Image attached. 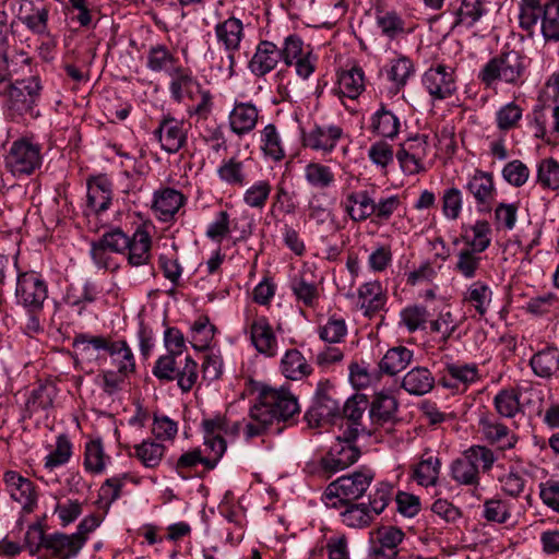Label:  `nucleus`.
I'll use <instances>...</instances> for the list:
<instances>
[{
  "instance_id": "1",
  "label": "nucleus",
  "mask_w": 559,
  "mask_h": 559,
  "mask_svg": "<svg viewBox=\"0 0 559 559\" xmlns=\"http://www.w3.org/2000/svg\"><path fill=\"white\" fill-rule=\"evenodd\" d=\"M300 411L297 397L285 389H264L250 407L245 437L250 440L266 433L274 423L287 421Z\"/></svg>"
},
{
  "instance_id": "2",
  "label": "nucleus",
  "mask_w": 559,
  "mask_h": 559,
  "mask_svg": "<svg viewBox=\"0 0 559 559\" xmlns=\"http://www.w3.org/2000/svg\"><path fill=\"white\" fill-rule=\"evenodd\" d=\"M43 85L38 75L10 82L2 94L5 115L13 121L25 117L36 118Z\"/></svg>"
},
{
  "instance_id": "3",
  "label": "nucleus",
  "mask_w": 559,
  "mask_h": 559,
  "mask_svg": "<svg viewBox=\"0 0 559 559\" xmlns=\"http://www.w3.org/2000/svg\"><path fill=\"white\" fill-rule=\"evenodd\" d=\"M528 61L519 50L503 51L491 58L479 71L478 79L487 87L498 81L511 85H521L525 80Z\"/></svg>"
},
{
  "instance_id": "4",
  "label": "nucleus",
  "mask_w": 559,
  "mask_h": 559,
  "mask_svg": "<svg viewBox=\"0 0 559 559\" xmlns=\"http://www.w3.org/2000/svg\"><path fill=\"white\" fill-rule=\"evenodd\" d=\"M374 472L362 468L332 481L325 489L322 500L328 508H340L361 498L370 487Z\"/></svg>"
},
{
  "instance_id": "5",
  "label": "nucleus",
  "mask_w": 559,
  "mask_h": 559,
  "mask_svg": "<svg viewBox=\"0 0 559 559\" xmlns=\"http://www.w3.org/2000/svg\"><path fill=\"white\" fill-rule=\"evenodd\" d=\"M342 417L341 400L333 384L329 381L318 383L312 405L305 414V419L311 428L331 424Z\"/></svg>"
},
{
  "instance_id": "6",
  "label": "nucleus",
  "mask_w": 559,
  "mask_h": 559,
  "mask_svg": "<svg viewBox=\"0 0 559 559\" xmlns=\"http://www.w3.org/2000/svg\"><path fill=\"white\" fill-rule=\"evenodd\" d=\"M73 347L82 355H87L93 348L95 350L107 352L112 360L123 358L126 362L119 366L121 373H130L134 371L135 364L132 350L124 341L111 342L104 336H91L84 333L75 335L73 338Z\"/></svg>"
},
{
  "instance_id": "7",
  "label": "nucleus",
  "mask_w": 559,
  "mask_h": 559,
  "mask_svg": "<svg viewBox=\"0 0 559 559\" xmlns=\"http://www.w3.org/2000/svg\"><path fill=\"white\" fill-rule=\"evenodd\" d=\"M40 165V146L26 139L14 141L5 156V167L15 177L32 175Z\"/></svg>"
},
{
  "instance_id": "8",
  "label": "nucleus",
  "mask_w": 559,
  "mask_h": 559,
  "mask_svg": "<svg viewBox=\"0 0 559 559\" xmlns=\"http://www.w3.org/2000/svg\"><path fill=\"white\" fill-rule=\"evenodd\" d=\"M15 298L26 311L41 312L48 298L47 284L35 272L21 273L16 278Z\"/></svg>"
},
{
  "instance_id": "9",
  "label": "nucleus",
  "mask_w": 559,
  "mask_h": 559,
  "mask_svg": "<svg viewBox=\"0 0 559 559\" xmlns=\"http://www.w3.org/2000/svg\"><path fill=\"white\" fill-rule=\"evenodd\" d=\"M357 438H349L347 432L336 438L325 456L320 461L321 468L334 474L354 464L360 456V450L354 444Z\"/></svg>"
},
{
  "instance_id": "10",
  "label": "nucleus",
  "mask_w": 559,
  "mask_h": 559,
  "mask_svg": "<svg viewBox=\"0 0 559 559\" xmlns=\"http://www.w3.org/2000/svg\"><path fill=\"white\" fill-rule=\"evenodd\" d=\"M215 35L217 41L227 51V68L229 76H233L235 75L236 66L235 52L239 49L240 43L245 35L243 24L239 19L230 16L227 20L216 24Z\"/></svg>"
},
{
  "instance_id": "11",
  "label": "nucleus",
  "mask_w": 559,
  "mask_h": 559,
  "mask_svg": "<svg viewBox=\"0 0 559 559\" xmlns=\"http://www.w3.org/2000/svg\"><path fill=\"white\" fill-rule=\"evenodd\" d=\"M3 483L10 497L22 506L24 513H32L37 507V491L34 483L15 471L3 474Z\"/></svg>"
},
{
  "instance_id": "12",
  "label": "nucleus",
  "mask_w": 559,
  "mask_h": 559,
  "mask_svg": "<svg viewBox=\"0 0 559 559\" xmlns=\"http://www.w3.org/2000/svg\"><path fill=\"white\" fill-rule=\"evenodd\" d=\"M369 408V401L364 394H355L342 406V417L347 420V432L349 438H357L360 433L370 436L373 432L371 423L364 420L365 412Z\"/></svg>"
},
{
  "instance_id": "13",
  "label": "nucleus",
  "mask_w": 559,
  "mask_h": 559,
  "mask_svg": "<svg viewBox=\"0 0 559 559\" xmlns=\"http://www.w3.org/2000/svg\"><path fill=\"white\" fill-rule=\"evenodd\" d=\"M423 85L433 99L451 97L456 91L453 68L438 64L428 69L423 75Z\"/></svg>"
},
{
  "instance_id": "14",
  "label": "nucleus",
  "mask_w": 559,
  "mask_h": 559,
  "mask_svg": "<svg viewBox=\"0 0 559 559\" xmlns=\"http://www.w3.org/2000/svg\"><path fill=\"white\" fill-rule=\"evenodd\" d=\"M404 536L403 531L395 526L379 528L371 537L370 557L372 559H395Z\"/></svg>"
},
{
  "instance_id": "15",
  "label": "nucleus",
  "mask_w": 559,
  "mask_h": 559,
  "mask_svg": "<svg viewBox=\"0 0 559 559\" xmlns=\"http://www.w3.org/2000/svg\"><path fill=\"white\" fill-rule=\"evenodd\" d=\"M183 126V121H179L170 116L164 117L159 121L154 135L160 143L162 150L168 154H175L187 144V131Z\"/></svg>"
},
{
  "instance_id": "16",
  "label": "nucleus",
  "mask_w": 559,
  "mask_h": 559,
  "mask_svg": "<svg viewBox=\"0 0 559 559\" xmlns=\"http://www.w3.org/2000/svg\"><path fill=\"white\" fill-rule=\"evenodd\" d=\"M479 379V370L476 364L454 362L445 365L440 378V384L457 391L462 388L465 391L468 385Z\"/></svg>"
},
{
  "instance_id": "17",
  "label": "nucleus",
  "mask_w": 559,
  "mask_h": 559,
  "mask_svg": "<svg viewBox=\"0 0 559 559\" xmlns=\"http://www.w3.org/2000/svg\"><path fill=\"white\" fill-rule=\"evenodd\" d=\"M281 59L280 48L272 41L262 40L249 60L248 68L252 74L261 78L273 71Z\"/></svg>"
},
{
  "instance_id": "18",
  "label": "nucleus",
  "mask_w": 559,
  "mask_h": 559,
  "mask_svg": "<svg viewBox=\"0 0 559 559\" xmlns=\"http://www.w3.org/2000/svg\"><path fill=\"white\" fill-rule=\"evenodd\" d=\"M466 190L474 197L479 211H489L495 200L496 188L490 173L476 170L466 185Z\"/></svg>"
},
{
  "instance_id": "19",
  "label": "nucleus",
  "mask_w": 559,
  "mask_h": 559,
  "mask_svg": "<svg viewBox=\"0 0 559 559\" xmlns=\"http://www.w3.org/2000/svg\"><path fill=\"white\" fill-rule=\"evenodd\" d=\"M250 337L255 349L269 357L276 355L277 340L265 317L255 318L250 325Z\"/></svg>"
},
{
  "instance_id": "20",
  "label": "nucleus",
  "mask_w": 559,
  "mask_h": 559,
  "mask_svg": "<svg viewBox=\"0 0 559 559\" xmlns=\"http://www.w3.org/2000/svg\"><path fill=\"white\" fill-rule=\"evenodd\" d=\"M397 406L399 403L392 394L378 392L373 395L372 402L369 403L368 417V421L371 423L373 431L377 427L393 420Z\"/></svg>"
},
{
  "instance_id": "21",
  "label": "nucleus",
  "mask_w": 559,
  "mask_h": 559,
  "mask_svg": "<svg viewBox=\"0 0 559 559\" xmlns=\"http://www.w3.org/2000/svg\"><path fill=\"white\" fill-rule=\"evenodd\" d=\"M259 120V110L251 103H236L229 114L230 130L238 136L250 133Z\"/></svg>"
},
{
  "instance_id": "22",
  "label": "nucleus",
  "mask_w": 559,
  "mask_h": 559,
  "mask_svg": "<svg viewBox=\"0 0 559 559\" xmlns=\"http://www.w3.org/2000/svg\"><path fill=\"white\" fill-rule=\"evenodd\" d=\"M83 547V538L76 537L73 534L68 535L64 533L48 534L46 540V550L51 557L58 559H71L75 557Z\"/></svg>"
},
{
  "instance_id": "23",
  "label": "nucleus",
  "mask_w": 559,
  "mask_h": 559,
  "mask_svg": "<svg viewBox=\"0 0 559 559\" xmlns=\"http://www.w3.org/2000/svg\"><path fill=\"white\" fill-rule=\"evenodd\" d=\"M169 92L171 98L177 103H181L186 97L193 98L194 90L200 91V84L192 75L191 70L180 66L176 70H171Z\"/></svg>"
},
{
  "instance_id": "24",
  "label": "nucleus",
  "mask_w": 559,
  "mask_h": 559,
  "mask_svg": "<svg viewBox=\"0 0 559 559\" xmlns=\"http://www.w3.org/2000/svg\"><path fill=\"white\" fill-rule=\"evenodd\" d=\"M435 377L427 367H414L407 371L401 382V388L408 394L421 396L435 388Z\"/></svg>"
},
{
  "instance_id": "25",
  "label": "nucleus",
  "mask_w": 559,
  "mask_h": 559,
  "mask_svg": "<svg viewBox=\"0 0 559 559\" xmlns=\"http://www.w3.org/2000/svg\"><path fill=\"white\" fill-rule=\"evenodd\" d=\"M128 263L131 266L148 265L151 261L152 239L150 234L138 228L129 240Z\"/></svg>"
},
{
  "instance_id": "26",
  "label": "nucleus",
  "mask_w": 559,
  "mask_h": 559,
  "mask_svg": "<svg viewBox=\"0 0 559 559\" xmlns=\"http://www.w3.org/2000/svg\"><path fill=\"white\" fill-rule=\"evenodd\" d=\"M342 134V129L336 126L316 127L305 135L304 142L312 150L331 152Z\"/></svg>"
},
{
  "instance_id": "27",
  "label": "nucleus",
  "mask_w": 559,
  "mask_h": 559,
  "mask_svg": "<svg viewBox=\"0 0 559 559\" xmlns=\"http://www.w3.org/2000/svg\"><path fill=\"white\" fill-rule=\"evenodd\" d=\"M185 195L175 189H164L155 194L153 210L158 218L168 222L185 204Z\"/></svg>"
},
{
  "instance_id": "28",
  "label": "nucleus",
  "mask_w": 559,
  "mask_h": 559,
  "mask_svg": "<svg viewBox=\"0 0 559 559\" xmlns=\"http://www.w3.org/2000/svg\"><path fill=\"white\" fill-rule=\"evenodd\" d=\"M374 200L369 191L352 192L346 197L345 211L354 222H365L374 213Z\"/></svg>"
},
{
  "instance_id": "29",
  "label": "nucleus",
  "mask_w": 559,
  "mask_h": 559,
  "mask_svg": "<svg viewBox=\"0 0 559 559\" xmlns=\"http://www.w3.org/2000/svg\"><path fill=\"white\" fill-rule=\"evenodd\" d=\"M358 299L360 309L367 317L374 316L380 311L386 301V297L382 290V286L378 281L364 284L358 290Z\"/></svg>"
},
{
  "instance_id": "30",
  "label": "nucleus",
  "mask_w": 559,
  "mask_h": 559,
  "mask_svg": "<svg viewBox=\"0 0 559 559\" xmlns=\"http://www.w3.org/2000/svg\"><path fill=\"white\" fill-rule=\"evenodd\" d=\"M57 395V388L50 382L40 383L33 389L25 403V412L28 417L52 407Z\"/></svg>"
},
{
  "instance_id": "31",
  "label": "nucleus",
  "mask_w": 559,
  "mask_h": 559,
  "mask_svg": "<svg viewBox=\"0 0 559 559\" xmlns=\"http://www.w3.org/2000/svg\"><path fill=\"white\" fill-rule=\"evenodd\" d=\"M479 425L485 438L489 442L498 444L500 449H511L515 445L516 436L503 424L484 417L479 420Z\"/></svg>"
},
{
  "instance_id": "32",
  "label": "nucleus",
  "mask_w": 559,
  "mask_h": 559,
  "mask_svg": "<svg viewBox=\"0 0 559 559\" xmlns=\"http://www.w3.org/2000/svg\"><path fill=\"white\" fill-rule=\"evenodd\" d=\"M413 357V350L405 346H395L386 350L379 362V368L388 376H395L407 368Z\"/></svg>"
},
{
  "instance_id": "33",
  "label": "nucleus",
  "mask_w": 559,
  "mask_h": 559,
  "mask_svg": "<svg viewBox=\"0 0 559 559\" xmlns=\"http://www.w3.org/2000/svg\"><path fill=\"white\" fill-rule=\"evenodd\" d=\"M530 365L537 377L550 378L559 371V352L555 346H547L533 355Z\"/></svg>"
},
{
  "instance_id": "34",
  "label": "nucleus",
  "mask_w": 559,
  "mask_h": 559,
  "mask_svg": "<svg viewBox=\"0 0 559 559\" xmlns=\"http://www.w3.org/2000/svg\"><path fill=\"white\" fill-rule=\"evenodd\" d=\"M376 23L382 36L390 40L397 38L405 32V20L395 10L377 9Z\"/></svg>"
},
{
  "instance_id": "35",
  "label": "nucleus",
  "mask_w": 559,
  "mask_h": 559,
  "mask_svg": "<svg viewBox=\"0 0 559 559\" xmlns=\"http://www.w3.org/2000/svg\"><path fill=\"white\" fill-rule=\"evenodd\" d=\"M134 452L131 454L136 457L146 468H156L165 454V445L151 439L143 440L133 447Z\"/></svg>"
},
{
  "instance_id": "36",
  "label": "nucleus",
  "mask_w": 559,
  "mask_h": 559,
  "mask_svg": "<svg viewBox=\"0 0 559 559\" xmlns=\"http://www.w3.org/2000/svg\"><path fill=\"white\" fill-rule=\"evenodd\" d=\"M311 367L297 349H289L282 359V372L289 380H301L311 373Z\"/></svg>"
},
{
  "instance_id": "37",
  "label": "nucleus",
  "mask_w": 559,
  "mask_h": 559,
  "mask_svg": "<svg viewBox=\"0 0 559 559\" xmlns=\"http://www.w3.org/2000/svg\"><path fill=\"white\" fill-rule=\"evenodd\" d=\"M400 126V119L384 105H381L371 117L372 131L384 138H395L399 134Z\"/></svg>"
},
{
  "instance_id": "38",
  "label": "nucleus",
  "mask_w": 559,
  "mask_h": 559,
  "mask_svg": "<svg viewBox=\"0 0 559 559\" xmlns=\"http://www.w3.org/2000/svg\"><path fill=\"white\" fill-rule=\"evenodd\" d=\"M540 32L545 41L559 40V0H547L544 3Z\"/></svg>"
},
{
  "instance_id": "39",
  "label": "nucleus",
  "mask_w": 559,
  "mask_h": 559,
  "mask_svg": "<svg viewBox=\"0 0 559 559\" xmlns=\"http://www.w3.org/2000/svg\"><path fill=\"white\" fill-rule=\"evenodd\" d=\"M365 90V75L359 67H353L338 76V94L348 98H357Z\"/></svg>"
},
{
  "instance_id": "40",
  "label": "nucleus",
  "mask_w": 559,
  "mask_h": 559,
  "mask_svg": "<svg viewBox=\"0 0 559 559\" xmlns=\"http://www.w3.org/2000/svg\"><path fill=\"white\" fill-rule=\"evenodd\" d=\"M147 68L155 72L165 71L168 75L180 64L175 56L164 45H156L150 48L147 53Z\"/></svg>"
},
{
  "instance_id": "41",
  "label": "nucleus",
  "mask_w": 559,
  "mask_h": 559,
  "mask_svg": "<svg viewBox=\"0 0 559 559\" xmlns=\"http://www.w3.org/2000/svg\"><path fill=\"white\" fill-rule=\"evenodd\" d=\"M346 509L341 513L343 523L353 528H362L373 521L374 514L366 503L347 502Z\"/></svg>"
},
{
  "instance_id": "42",
  "label": "nucleus",
  "mask_w": 559,
  "mask_h": 559,
  "mask_svg": "<svg viewBox=\"0 0 559 559\" xmlns=\"http://www.w3.org/2000/svg\"><path fill=\"white\" fill-rule=\"evenodd\" d=\"M414 72V64L406 57L392 60L385 69L386 78L393 84L395 92H399L407 84L408 79Z\"/></svg>"
},
{
  "instance_id": "43",
  "label": "nucleus",
  "mask_w": 559,
  "mask_h": 559,
  "mask_svg": "<svg viewBox=\"0 0 559 559\" xmlns=\"http://www.w3.org/2000/svg\"><path fill=\"white\" fill-rule=\"evenodd\" d=\"M305 179L314 189L325 190L335 182V176L332 169L320 163H309L305 167Z\"/></svg>"
},
{
  "instance_id": "44",
  "label": "nucleus",
  "mask_w": 559,
  "mask_h": 559,
  "mask_svg": "<svg viewBox=\"0 0 559 559\" xmlns=\"http://www.w3.org/2000/svg\"><path fill=\"white\" fill-rule=\"evenodd\" d=\"M9 24L5 11H0V83L10 81L13 74L9 59Z\"/></svg>"
},
{
  "instance_id": "45",
  "label": "nucleus",
  "mask_w": 559,
  "mask_h": 559,
  "mask_svg": "<svg viewBox=\"0 0 559 559\" xmlns=\"http://www.w3.org/2000/svg\"><path fill=\"white\" fill-rule=\"evenodd\" d=\"M520 27L527 33L534 32L544 14V3L540 0H521L519 4Z\"/></svg>"
},
{
  "instance_id": "46",
  "label": "nucleus",
  "mask_w": 559,
  "mask_h": 559,
  "mask_svg": "<svg viewBox=\"0 0 559 559\" xmlns=\"http://www.w3.org/2000/svg\"><path fill=\"white\" fill-rule=\"evenodd\" d=\"M440 473V461L437 456L424 454L414 469V477L421 486L436 485Z\"/></svg>"
},
{
  "instance_id": "47",
  "label": "nucleus",
  "mask_w": 559,
  "mask_h": 559,
  "mask_svg": "<svg viewBox=\"0 0 559 559\" xmlns=\"http://www.w3.org/2000/svg\"><path fill=\"white\" fill-rule=\"evenodd\" d=\"M487 0H462L456 9V23L473 26L484 14L487 13Z\"/></svg>"
},
{
  "instance_id": "48",
  "label": "nucleus",
  "mask_w": 559,
  "mask_h": 559,
  "mask_svg": "<svg viewBox=\"0 0 559 559\" xmlns=\"http://www.w3.org/2000/svg\"><path fill=\"white\" fill-rule=\"evenodd\" d=\"M111 202L110 185L106 181H99L88 185L87 206L95 213H100L109 207Z\"/></svg>"
},
{
  "instance_id": "49",
  "label": "nucleus",
  "mask_w": 559,
  "mask_h": 559,
  "mask_svg": "<svg viewBox=\"0 0 559 559\" xmlns=\"http://www.w3.org/2000/svg\"><path fill=\"white\" fill-rule=\"evenodd\" d=\"M492 292L489 286L483 282L473 283L465 295V300L468 301L479 316H484L491 302Z\"/></svg>"
},
{
  "instance_id": "50",
  "label": "nucleus",
  "mask_w": 559,
  "mask_h": 559,
  "mask_svg": "<svg viewBox=\"0 0 559 559\" xmlns=\"http://www.w3.org/2000/svg\"><path fill=\"white\" fill-rule=\"evenodd\" d=\"M493 405L500 416L512 418L521 409L520 394L514 389L501 390L495 396Z\"/></svg>"
},
{
  "instance_id": "51",
  "label": "nucleus",
  "mask_w": 559,
  "mask_h": 559,
  "mask_svg": "<svg viewBox=\"0 0 559 559\" xmlns=\"http://www.w3.org/2000/svg\"><path fill=\"white\" fill-rule=\"evenodd\" d=\"M217 175L222 181L231 186L242 187L247 182L243 163L235 157L223 160Z\"/></svg>"
},
{
  "instance_id": "52",
  "label": "nucleus",
  "mask_w": 559,
  "mask_h": 559,
  "mask_svg": "<svg viewBox=\"0 0 559 559\" xmlns=\"http://www.w3.org/2000/svg\"><path fill=\"white\" fill-rule=\"evenodd\" d=\"M227 444L221 435H204V466L213 469L226 451Z\"/></svg>"
},
{
  "instance_id": "53",
  "label": "nucleus",
  "mask_w": 559,
  "mask_h": 559,
  "mask_svg": "<svg viewBox=\"0 0 559 559\" xmlns=\"http://www.w3.org/2000/svg\"><path fill=\"white\" fill-rule=\"evenodd\" d=\"M451 475L462 485H478L479 481L477 468L463 454L452 463Z\"/></svg>"
},
{
  "instance_id": "54",
  "label": "nucleus",
  "mask_w": 559,
  "mask_h": 559,
  "mask_svg": "<svg viewBox=\"0 0 559 559\" xmlns=\"http://www.w3.org/2000/svg\"><path fill=\"white\" fill-rule=\"evenodd\" d=\"M183 357L181 355L168 353L157 359L153 374L159 380L173 381L176 379V373L179 366L182 365Z\"/></svg>"
},
{
  "instance_id": "55",
  "label": "nucleus",
  "mask_w": 559,
  "mask_h": 559,
  "mask_svg": "<svg viewBox=\"0 0 559 559\" xmlns=\"http://www.w3.org/2000/svg\"><path fill=\"white\" fill-rule=\"evenodd\" d=\"M537 182L544 188L559 189V163L556 159L549 157L538 164Z\"/></svg>"
},
{
  "instance_id": "56",
  "label": "nucleus",
  "mask_w": 559,
  "mask_h": 559,
  "mask_svg": "<svg viewBox=\"0 0 559 559\" xmlns=\"http://www.w3.org/2000/svg\"><path fill=\"white\" fill-rule=\"evenodd\" d=\"M463 455L477 468V472L489 471L497 460L495 453L484 445H473L463 452Z\"/></svg>"
},
{
  "instance_id": "57",
  "label": "nucleus",
  "mask_w": 559,
  "mask_h": 559,
  "mask_svg": "<svg viewBox=\"0 0 559 559\" xmlns=\"http://www.w3.org/2000/svg\"><path fill=\"white\" fill-rule=\"evenodd\" d=\"M480 261L481 258L479 257V252L469 248L463 249L457 254L455 271L466 278H473L476 276V271L479 269Z\"/></svg>"
},
{
  "instance_id": "58",
  "label": "nucleus",
  "mask_w": 559,
  "mask_h": 559,
  "mask_svg": "<svg viewBox=\"0 0 559 559\" xmlns=\"http://www.w3.org/2000/svg\"><path fill=\"white\" fill-rule=\"evenodd\" d=\"M271 191L272 187L270 182L266 180H260L246 190L243 194V202L250 207L262 209L264 207Z\"/></svg>"
},
{
  "instance_id": "59",
  "label": "nucleus",
  "mask_w": 559,
  "mask_h": 559,
  "mask_svg": "<svg viewBox=\"0 0 559 559\" xmlns=\"http://www.w3.org/2000/svg\"><path fill=\"white\" fill-rule=\"evenodd\" d=\"M262 143L264 153L274 160H281L284 157L281 138L274 124L270 123L263 129Z\"/></svg>"
},
{
  "instance_id": "60",
  "label": "nucleus",
  "mask_w": 559,
  "mask_h": 559,
  "mask_svg": "<svg viewBox=\"0 0 559 559\" xmlns=\"http://www.w3.org/2000/svg\"><path fill=\"white\" fill-rule=\"evenodd\" d=\"M85 468L93 473H100L105 468V454L100 440H92L85 445Z\"/></svg>"
},
{
  "instance_id": "61",
  "label": "nucleus",
  "mask_w": 559,
  "mask_h": 559,
  "mask_svg": "<svg viewBox=\"0 0 559 559\" xmlns=\"http://www.w3.org/2000/svg\"><path fill=\"white\" fill-rule=\"evenodd\" d=\"M429 313L423 306H409L402 310L401 319L409 332L425 329Z\"/></svg>"
},
{
  "instance_id": "62",
  "label": "nucleus",
  "mask_w": 559,
  "mask_h": 559,
  "mask_svg": "<svg viewBox=\"0 0 559 559\" xmlns=\"http://www.w3.org/2000/svg\"><path fill=\"white\" fill-rule=\"evenodd\" d=\"M182 364L183 366L178 368L176 379L179 388L183 392H189L198 379V365L189 355L183 357Z\"/></svg>"
},
{
  "instance_id": "63",
  "label": "nucleus",
  "mask_w": 559,
  "mask_h": 559,
  "mask_svg": "<svg viewBox=\"0 0 559 559\" xmlns=\"http://www.w3.org/2000/svg\"><path fill=\"white\" fill-rule=\"evenodd\" d=\"M393 487L389 483H379L372 493L369 496V509L374 515H379L384 511L392 499Z\"/></svg>"
},
{
  "instance_id": "64",
  "label": "nucleus",
  "mask_w": 559,
  "mask_h": 559,
  "mask_svg": "<svg viewBox=\"0 0 559 559\" xmlns=\"http://www.w3.org/2000/svg\"><path fill=\"white\" fill-rule=\"evenodd\" d=\"M72 454V445L69 439L61 435L57 438L56 449L46 457L45 467L52 469L66 464Z\"/></svg>"
}]
</instances>
